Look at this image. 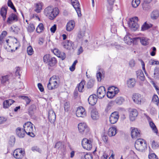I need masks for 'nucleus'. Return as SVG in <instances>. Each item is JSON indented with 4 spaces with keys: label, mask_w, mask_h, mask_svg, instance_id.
<instances>
[{
    "label": "nucleus",
    "mask_w": 159,
    "mask_h": 159,
    "mask_svg": "<svg viewBox=\"0 0 159 159\" xmlns=\"http://www.w3.org/2000/svg\"><path fill=\"white\" fill-rule=\"evenodd\" d=\"M43 6V4L41 2H39L34 4L35 9L34 10L37 13H39L41 12L42 9V7Z\"/></svg>",
    "instance_id": "18"
},
{
    "label": "nucleus",
    "mask_w": 159,
    "mask_h": 159,
    "mask_svg": "<svg viewBox=\"0 0 159 159\" xmlns=\"http://www.w3.org/2000/svg\"><path fill=\"white\" fill-rule=\"evenodd\" d=\"M52 57H51L49 54L45 55L43 57V59L44 62L48 63Z\"/></svg>",
    "instance_id": "44"
},
{
    "label": "nucleus",
    "mask_w": 159,
    "mask_h": 159,
    "mask_svg": "<svg viewBox=\"0 0 159 159\" xmlns=\"http://www.w3.org/2000/svg\"><path fill=\"white\" fill-rule=\"evenodd\" d=\"M44 27L42 23H40L36 29V31L37 33L41 32L44 30Z\"/></svg>",
    "instance_id": "39"
},
{
    "label": "nucleus",
    "mask_w": 159,
    "mask_h": 159,
    "mask_svg": "<svg viewBox=\"0 0 159 159\" xmlns=\"http://www.w3.org/2000/svg\"><path fill=\"white\" fill-rule=\"evenodd\" d=\"M148 63L151 65H159V61L154 59H151L149 61Z\"/></svg>",
    "instance_id": "45"
},
{
    "label": "nucleus",
    "mask_w": 159,
    "mask_h": 159,
    "mask_svg": "<svg viewBox=\"0 0 159 159\" xmlns=\"http://www.w3.org/2000/svg\"><path fill=\"white\" fill-rule=\"evenodd\" d=\"M75 5V6H77L76 7H75V6L73 4H72V6L76 10L78 16L79 17L81 16V12L80 9V5L79 2H78V4H76V3H75L74 4Z\"/></svg>",
    "instance_id": "31"
},
{
    "label": "nucleus",
    "mask_w": 159,
    "mask_h": 159,
    "mask_svg": "<svg viewBox=\"0 0 159 159\" xmlns=\"http://www.w3.org/2000/svg\"><path fill=\"white\" fill-rule=\"evenodd\" d=\"M152 148L153 149H156L159 147L158 144L154 140H152Z\"/></svg>",
    "instance_id": "49"
},
{
    "label": "nucleus",
    "mask_w": 159,
    "mask_h": 159,
    "mask_svg": "<svg viewBox=\"0 0 159 159\" xmlns=\"http://www.w3.org/2000/svg\"><path fill=\"white\" fill-rule=\"evenodd\" d=\"M138 18L135 17L130 19L129 22V27L133 30L135 31L139 27V25L138 23Z\"/></svg>",
    "instance_id": "6"
},
{
    "label": "nucleus",
    "mask_w": 159,
    "mask_h": 159,
    "mask_svg": "<svg viewBox=\"0 0 159 159\" xmlns=\"http://www.w3.org/2000/svg\"><path fill=\"white\" fill-rule=\"evenodd\" d=\"M102 139L105 143H107L108 138L107 135H103L102 136Z\"/></svg>",
    "instance_id": "64"
},
{
    "label": "nucleus",
    "mask_w": 159,
    "mask_h": 159,
    "mask_svg": "<svg viewBox=\"0 0 159 159\" xmlns=\"http://www.w3.org/2000/svg\"><path fill=\"white\" fill-rule=\"evenodd\" d=\"M124 101V99L121 97H118L116 100V103L119 105L121 104Z\"/></svg>",
    "instance_id": "47"
},
{
    "label": "nucleus",
    "mask_w": 159,
    "mask_h": 159,
    "mask_svg": "<svg viewBox=\"0 0 159 159\" xmlns=\"http://www.w3.org/2000/svg\"><path fill=\"white\" fill-rule=\"evenodd\" d=\"M119 116L117 112L112 113L111 115L109 120L111 124H114L116 123L119 118Z\"/></svg>",
    "instance_id": "9"
},
{
    "label": "nucleus",
    "mask_w": 159,
    "mask_h": 159,
    "mask_svg": "<svg viewBox=\"0 0 159 159\" xmlns=\"http://www.w3.org/2000/svg\"><path fill=\"white\" fill-rule=\"evenodd\" d=\"M135 147L137 150L143 152L147 148V144L145 140L142 139H139L135 141Z\"/></svg>",
    "instance_id": "3"
},
{
    "label": "nucleus",
    "mask_w": 159,
    "mask_h": 159,
    "mask_svg": "<svg viewBox=\"0 0 159 159\" xmlns=\"http://www.w3.org/2000/svg\"><path fill=\"white\" fill-rule=\"evenodd\" d=\"M33 125L30 122H27L23 125L25 133L30 136L33 137L35 136L33 132Z\"/></svg>",
    "instance_id": "4"
},
{
    "label": "nucleus",
    "mask_w": 159,
    "mask_h": 159,
    "mask_svg": "<svg viewBox=\"0 0 159 159\" xmlns=\"http://www.w3.org/2000/svg\"><path fill=\"white\" fill-rule=\"evenodd\" d=\"M27 52L29 55H31L34 52L33 49L31 46H29L27 48Z\"/></svg>",
    "instance_id": "51"
},
{
    "label": "nucleus",
    "mask_w": 159,
    "mask_h": 159,
    "mask_svg": "<svg viewBox=\"0 0 159 159\" xmlns=\"http://www.w3.org/2000/svg\"><path fill=\"white\" fill-rule=\"evenodd\" d=\"M152 77L155 79H159V67L156 66L154 70V73L152 74Z\"/></svg>",
    "instance_id": "27"
},
{
    "label": "nucleus",
    "mask_w": 159,
    "mask_h": 159,
    "mask_svg": "<svg viewBox=\"0 0 159 159\" xmlns=\"http://www.w3.org/2000/svg\"><path fill=\"white\" fill-rule=\"evenodd\" d=\"M85 32L84 29L80 30L78 34V37L79 39H81L84 36Z\"/></svg>",
    "instance_id": "43"
},
{
    "label": "nucleus",
    "mask_w": 159,
    "mask_h": 159,
    "mask_svg": "<svg viewBox=\"0 0 159 159\" xmlns=\"http://www.w3.org/2000/svg\"><path fill=\"white\" fill-rule=\"evenodd\" d=\"M159 16V12L157 11H155L152 12L151 15V17L153 19H157Z\"/></svg>",
    "instance_id": "36"
},
{
    "label": "nucleus",
    "mask_w": 159,
    "mask_h": 159,
    "mask_svg": "<svg viewBox=\"0 0 159 159\" xmlns=\"http://www.w3.org/2000/svg\"><path fill=\"white\" fill-rule=\"evenodd\" d=\"M78 128L79 132L82 133L84 132L87 131L88 130L87 126L84 123H79L78 125Z\"/></svg>",
    "instance_id": "17"
},
{
    "label": "nucleus",
    "mask_w": 159,
    "mask_h": 159,
    "mask_svg": "<svg viewBox=\"0 0 159 159\" xmlns=\"http://www.w3.org/2000/svg\"><path fill=\"white\" fill-rule=\"evenodd\" d=\"M25 155V152L21 148L16 149L13 152V155L16 158H22Z\"/></svg>",
    "instance_id": "7"
},
{
    "label": "nucleus",
    "mask_w": 159,
    "mask_h": 159,
    "mask_svg": "<svg viewBox=\"0 0 159 159\" xmlns=\"http://www.w3.org/2000/svg\"><path fill=\"white\" fill-rule=\"evenodd\" d=\"M59 10L57 8H54L52 6H49L45 8L43 11L45 16L50 20H53L58 15Z\"/></svg>",
    "instance_id": "1"
},
{
    "label": "nucleus",
    "mask_w": 159,
    "mask_h": 159,
    "mask_svg": "<svg viewBox=\"0 0 159 159\" xmlns=\"http://www.w3.org/2000/svg\"><path fill=\"white\" fill-rule=\"evenodd\" d=\"M140 2V0H133L132 5L133 7H137L139 5Z\"/></svg>",
    "instance_id": "42"
},
{
    "label": "nucleus",
    "mask_w": 159,
    "mask_h": 159,
    "mask_svg": "<svg viewBox=\"0 0 159 159\" xmlns=\"http://www.w3.org/2000/svg\"><path fill=\"white\" fill-rule=\"evenodd\" d=\"M93 140L92 139L84 138L82 140L81 143L83 148L88 150H90L92 147Z\"/></svg>",
    "instance_id": "5"
},
{
    "label": "nucleus",
    "mask_w": 159,
    "mask_h": 159,
    "mask_svg": "<svg viewBox=\"0 0 159 159\" xmlns=\"http://www.w3.org/2000/svg\"><path fill=\"white\" fill-rule=\"evenodd\" d=\"M152 102L153 103L156 105L157 106H158L159 99L158 96L157 95L154 94L153 95L152 97Z\"/></svg>",
    "instance_id": "34"
},
{
    "label": "nucleus",
    "mask_w": 159,
    "mask_h": 159,
    "mask_svg": "<svg viewBox=\"0 0 159 159\" xmlns=\"http://www.w3.org/2000/svg\"><path fill=\"white\" fill-rule=\"evenodd\" d=\"M20 67H16V71L15 74L16 76H20Z\"/></svg>",
    "instance_id": "61"
},
{
    "label": "nucleus",
    "mask_w": 159,
    "mask_h": 159,
    "mask_svg": "<svg viewBox=\"0 0 159 159\" xmlns=\"http://www.w3.org/2000/svg\"><path fill=\"white\" fill-rule=\"evenodd\" d=\"M57 29V26L56 25H54L52 26L50 28L51 31L52 33H55Z\"/></svg>",
    "instance_id": "63"
},
{
    "label": "nucleus",
    "mask_w": 159,
    "mask_h": 159,
    "mask_svg": "<svg viewBox=\"0 0 159 159\" xmlns=\"http://www.w3.org/2000/svg\"><path fill=\"white\" fill-rule=\"evenodd\" d=\"M32 150L33 151H36L39 152H41V150L37 147H32Z\"/></svg>",
    "instance_id": "60"
},
{
    "label": "nucleus",
    "mask_w": 159,
    "mask_h": 159,
    "mask_svg": "<svg viewBox=\"0 0 159 159\" xmlns=\"http://www.w3.org/2000/svg\"><path fill=\"white\" fill-rule=\"evenodd\" d=\"M95 81L93 80H90L87 83V87L88 88H92L94 84Z\"/></svg>",
    "instance_id": "46"
},
{
    "label": "nucleus",
    "mask_w": 159,
    "mask_h": 159,
    "mask_svg": "<svg viewBox=\"0 0 159 159\" xmlns=\"http://www.w3.org/2000/svg\"><path fill=\"white\" fill-rule=\"evenodd\" d=\"M102 77L103 75L101 72H99L97 73V78L98 81H100L101 80Z\"/></svg>",
    "instance_id": "54"
},
{
    "label": "nucleus",
    "mask_w": 159,
    "mask_h": 159,
    "mask_svg": "<svg viewBox=\"0 0 159 159\" xmlns=\"http://www.w3.org/2000/svg\"><path fill=\"white\" fill-rule=\"evenodd\" d=\"M89 103L91 105H94L97 101V96L96 95H90L88 99Z\"/></svg>",
    "instance_id": "16"
},
{
    "label": "nucleus",
    "mask_w": 159,
    "mask_h": 159,
    "mask_svg": "<svg viewBox=\"0 0 159 159\" xmlns=\"http://www.w3.org/2000/svg\"><path fill=\"white\" fill-rule=\"evenodd\" d=\"M129 65L130 67H134L135 65V61L133 59L130 60L129 62Z\"/></svg>",
    "instance_id": "58"
},
{
    "label": "nucleus",
    "mask_w": 159,
    "mask_h": 159,
    "mask_svg": "<svg viewBox=\"0 0 159 159\" xmlns=\"http://www.w3.org/2000/svg\"><path fill=\"white\" fill-rule=\"evenodd\" d=\"M135 81L134 79L131 78L127 81V85L129 88H132L134 87L135 84Z\"/></svg>",
    "instance_id": "33"
},
{
    "label": "nucleus",
    "mask_w": 159,
    "mask_h": 159,
    "mask_svg": "<svg viewBox=\"0 0 159 159\" xmlns=\"http://www.w3.org/2000/svg\"><path fill=\"white\" fill-rule=\"evenodd\" d=\"M149 159H158L156 155L154 153H152L148 155Z\"/></svg>",
    "instance_id": "59"
},
{
    "label": "nucleus",
    "mask_w": 159,
    "mask_h": 159,
    "mask_svg": "<svg viewBox=\"0 0 159 159\" xmlns=\"http://www.w3.org/2000/svg\"><path fill=\"white\" fill-rule=\"evenodd\" d=\"M14 102V101L12 99L6 100L3 102V107L4 108H7Z\"/></svg>",
    "instance_id": "26"
},
{
    "label": "nucleus",
    "mask_w": 159,
    "mask_h": 159,
    "mask_svg": "<svg viewBox=\"0 0 159 159\" xmlns=\"http://www.w3.org/2000/svg\"><path fill=\"white\" fill-rule=\"evenodd\" d=\"M117 129L115 127L110 128L108 130V134L110 137L115 136L116 134Z\"/></svg>",
    "instance_id": "24"
},
{
    "label": "nucleus",
    "mask_w": 159,
    "mask_h": 159,
    "mask_svg": "<svg viewBox=\"0 0 159 159\" xmlns=\"http://www.w3.org/2000/svg\"><path fill=\"white\" fill-rule=\"evenodd\" d=\"M140 131L136 128H134L131 131V136L133 138L136 139L137 137H139Z\"/></svg>",
    "instance_id": "19"
},
{
    "label": "nucleus",
    "mask_w": 159,
    "mask_h": 159,
    "mask_svg": "<svg viewBox=\"0 0 159 159\" xmlns=\"http://www.w3.org/2000/svg\"><path fill=\"white\" fill-rule=\"evenodd\" d=\"M75 26V22L73 20H70L67 23L66 30L68 31H71L74 29Z\"/></svg>",
    "instance_id": "14"
},
{
    "label": "nucleus",
    "mask_w": 159,
    "mask_h": 159,
    "mask_svg": "<svg viewBox=\"0 0 159 159\" xmlns=\"http://www.w3.org/2000/svg\"><path fill=\"white\" fill-rule=\"evenodd\" d=\"M140 37H136L132 38V40L133 41H132V43L136 44L137 41L139 40H140Z\"/></svg>",
    "instance_id": "62"
},
{
    "label": "nucleus",
    "mask_w": 159,
    "mask_h": 159,
    "mask_svg": "<svg viewBox=\"0 0 159 159\" xmlns=\"http://www.w3.org/2000/svg\"><path fill=\"white\" fill-rule=\"evenodd\" d=\"M85 83V81L84 80H82L79 84L78 86V88L79 92H82L83 91Z\"/></svg>",
    "instance_id": "32"
},
{
    "label": "nucleus",
    "mask_w": 159,
    "mask_h": 159,
    "mask_svg": "<svg viewBox=\"0 0 159 159\" xmlns=\"http://www.w3.org/2000/svg\"><path fill=\"white\" fill-rule=\"evenodd\" d=\"M112 103H109L108 104L107 107H106L105 111L107 112H108L111 108Z\"/></svg>",
    "instance_id": "56"
},
{
    "label": "nucleus",
    "mask_w": 159,
    "mask_h": 159,
    "mask_svg": "<svg viewBox=\"0 0 159 159\" xmlns=\"http://www.w3.org/2000/svg\"><path fill=\"white\" fill-rule=\"evenodd\" d=\"M21 98L24 100L26 102V105H28L31 101V100L28 97L26 96H21Z\"/></svg>",
    "instance_id": "48"
},
{
    "label": "nucleus",
    "mask_w": 159,
    "mask_h": 159,
    "mask_svg": "<svg viewBox=\"0 0 159 159\" xmlns=\"http://www.w3.org/2000/svg\"><path fill=\"white\" fill-rule=\"evenodd\" d=\"M18 20L17 15L12 13L9 15L7 20V23L9 24H11L14 22L17 21Z\"/></svg>",
    "instance_id": "11"
},
{
    "label": "nucleus",
    "mask_w": 159,
    "mask_h": 159,
    "mask_svg": "<svg viewBox=\"0 0 159 159\" xmlns=\"http://www.w3.org/2000/svg\"><path fill=\"white\" fill-rule=\"evenodd\" d=\"M53 53L57 57L61 58L62 60H64L66 57L65 53L63 52H61L57 49H54L53 50Z\"/></svg>",
    "instance_id": "13"
},
{
    "label": "nucleus",
    "mask_w": 159,
    "mask_h": 159,
    "mask_svg": "<svg viewBox=\"0 0 159 159\" xmlns=\"http://www.w3.org/2000/svg\"><path fill=\"white\" fill-rule=\"evenodd\" d=\"M17 40L16 39H14L13 40V42H13V44H11V45H10L9 47H15L16 49H17V47L16 46V44H18V43L17 42Z\"/></svg>",
    "instance_id": "55"
},
{
    "label": "nucleus",
    "mask_w": 159,
    "mask_h": 159,
    "mask_svg": "<svg viewBox=\"0 0 159 159\" xmlns=\"http://www.w3.org/2000/svg\"><path fill=\"white\" fill-rule=\"evenodd\" d=\"M59 84V80L58 77L56 76H53L49 79L47 87L49 90L55 89L58 87Z\"/></svg>",
    "instance_id": "2"
},
{
    "label": "nucleus",
    "mask_w": 159,
    "mask_h": 159,
    "mask_svg": "<svg viewBox=\"0 0 159 159\" xmlns=\"http://www.w3.org/2000/svg\"><path fill=\"white\" fill-rule=\"evenodd\" d=\"M137 77L138 79L141 81H143L145 79V76L141 70H139L136 71Z\"/></svg>",
    "instance_id": "23"
},
{
    "label": "nucleus",
    "mask_w": 159,
    "mask_h": 159,
    "mask_svg": "<svg viewBox=\"0 0 159 159\" xmlns=\"http://www.w3.org/2000/svg\"><path fill=\"white\" fill-rule=\"evenodd\" d=\"M56 63L57 60L56 58L54 57H52L48 64L50 66H53L55 65Z\"/></svg>",
    "instance_id": "37"
},
{
    "label": "nucleus",
    "mask_w": 159,
    "mask_h": 159,
    "mask_svg": "<svg viewBox=\"0 0 159 159\" xmlns=\"http://www.w3.org/2000/svg\"><path fill=\"white\" fill-rule=\"evenodd\" d=\"M91 117L93 120H97L99 117L98 112L95 109H93L91 112Z\"/></svg>",
    "instance_id": "30"
},
{
    "label": "nucleus",
    "mask_w": 159,
    "mask_h": 159,
    "mask_svg": "<svg viewBox=\"0 0 159 159\" xmlns=\"http://www.w3.org/2000/svg\"><path fill=\"white\" fill-rule=\"evenodd\" d=\"M152 26V25H149L146 23H145L141 27V30L143 31L146 30Z\"/></svg>",
    "instance_id": "41"
},
{
    "label": "nucleus",
    "mask_w": 159,
    "mask_h": 159,
    "mask_svg": "<svg viewBox=\"0 0 159 159\" xmlns=\"http://www.w3.org/2000/svg\"><path fill=\"white\" fill-rule=\"evenodd\" d=\"M73 43L71 41L69 40L65 41L63 43V45L64 48L70 50L73 46Z\"/></svg>",
    "instance_id": "21"
},
{
    "label": "nucleus",
    "mask_w": 159,
    "mask_h": 159,
    "mask_svg": "<svg viewBox=\"0 0 159 159\" xmlns=\"http://www.w3.org/2000/svg\"><path fill=\"white\" fill-rule=\"evenodd\" d=\"M149 125L150 127L152 129L154 132L156 134H157L158 133V130L154 123L152 121H150Z\"/></svg>",
    "instance_id": "38"
},
{
    "label": "nucleus",
    "mask_w": 159,
    "mask_h": 159,
    "mask_svg": "<svg viewBox=\"0 0 159 159\" xmlns=\"http://www.w3.org/2000/svg\"><path fill=\"white\" fill-rule=\"evenodd\" d=\"M54 148H55L58 149L61 151H62V149L64 150L65 148V147L64 146V145L60 142H57L55 144Z\"/></svg>",
    "instance_id": "28"
},
{
    "label": "nucleus",
    "mask_w": 159,
    "mask_h": 159,
    "mask_svg": "<svg viewBox=\"0 0 159 159\" xmlns=\"http://www.w3.org/2000/svg\"><path fill=\"white\" fill-rule=\"evenodd\" d=\"M92 155L91 154L86 153L84 156V157L82 159H92Z\"/></svg>",
    "instance_id": "57"
},
{
    "label": "nucleus",
    "mask_w": 159,
    "mask_h": 159,
    "mask_svg": "<svg viewBox=\"0 0 159 159\" xmlns=\"http://www.w3.org/2000/svg\"><path fill=\"white\" fill-rule=\"evenodd\" d=\"M107 97L109 98H113L115 95V93L112 91H108L107 93Z\"/></svg>",
    "instance_id": "53"
},
{
    "label": "nucleus",
    "mask_w": 159,
    "mask_h": 159,
    "mask_svg": "<svg viewBox=\"0 0 159 159\" xmlns=\"http://www.w3.org/2000/svg\"><path fill=\"white\" fill-rule=\"evenodd\" d=\"M7 7H2L0 11V15L2 17L3 20H5L6 18V15L7 13Z\"/></svg>",
    "instance_id": "29"
},
{
    "label": "nucleus",
    "mask_w": 159,
    "mask_h": 159,
    "mask_svg": "<svg viewBox=\"0 0 159 159\" xmlns=\"http://www.w3.org/2000/svg\"><path fill=\"white\" fill-rule=\"evenodd\" d=\"M56 118V115L52 110H50L48 112V119L50 122H54Z\"/></svg>",
    "instance_id": "20"
},
{
    "label": "nucleus",
    "mask_w": 159,
    "mask_h": 159,
    "mask_svg": "<svg viewBox=\"0 0 159 159\" xmlns=\"http://www.w3.org/2000/svg\"><path fill=\"white\" fill-rule=\"evenodd\" d=\"M138 115V112L135 109H132L130 112L129 118L131 121H134Z\"/></svg>",
    "instance_id": "15"
},
{
    "label": "nucleus",
    "mask_w": 159,
    "mask_h": 159,
    "mask_svg": "<svg viewBox=\"0 0 159 159\" xmlns=\"http://www.w3.org/2000/svg\"><path fill=\"white\" fill-rule=\"evenodd\" d=\"M76 114L78 117H84L86 115V112L84 108L83 107L80 106L77 108Z\"/></svg>",
    "instance_id": "8"
},
{
    "label": "nucleus",
    "mask_w": 159,
    "mask_h": 159,
    "mask_svg": "<svg viewBox=\"0 0 159 159\" xmlns=\"http://www.w3.org/2000/svg\"><path fill=\"white\" fill-rule=\"evenodd\" d=\"M124 40L125 43L128 45L131 44L132 41H133L129 34H127L125 36L124 38Z\"/></svg>",
    "instance_id": "25"
},
{
    "label": "nucleus",
    "mask_w": 159,
    "mask_h": 159,
    "mask_svg": "<svg viewBox=\"0 0 159 159\" xmlns=\"http://www.w3.org/2000/svg\"><path fill=\"white\" fill-rule=\"evenodd\" d=\"M35 29V27L33 24H30L27 28V30L30 33H31L34 31Z\"/></svg>",
    "instance_id": "40"
},
{
    "label": "nucleus",
    "mask_w": 159,
    "mask_h": 159,
    "mask_svg": "<svg viewBox=\"0 0 159 159\" xmlns=\"http://www.w3.org/2000/svg\"><path fill=\"white\" fill-rule=\"evenodd\" d=\"M70 103L69 102H66L64 104V108L65 111H68L70 109Z\"/></svg>",
    "instance_id": "52"
},
{
    "label": "nucleus",
    "mask_w": 159,
    "mask_h": 159,
    "mask_svg": "<svg viewBox=\"0 0 159 159\" xmlns=\"http://www.w3.org/2000/svg\"><path fill=\"white\" fill-rule=\"evenodd\" d=\"M132 99L134 103L138 104H141L142 99L140 94L134 93L132 96Z\"/></svg>",
    "instance_id": "10"
},
{
    "label": "nucleus",
    "mask_w": 159,
    "mask_h": 159,
    "mask_svg": "<svg viewBox=\"0 0 159 159\" xmlns=\"http://www.w3.org/2000/svg\"><path fill=\"white\" fill-rule=\"evenodd\" d=\"M1 80L2 84H4L8 80V76L5 75L2 76Z\"/></svg>",
    "instance_id": "50"
},
{
    "label": "nucleus",
    "mask_w": 159,
    "mask_h": 159,
    "mask_svg": "<svg viewBox=\"0 0 159 159\" xmlns=\"http://www.w3.org/2000/svg\"><path fill=\"white\" fill-rule=\"evenodd\" d=\"M106 93V89L103 86L100 87L97 91V95L99 98H102L105 96Z\"/></svg>",
    "instance_id": "12"
},
{
    "label": "nucleus",
    "mask_w": 159,
    "mask_h": 159,
    "mask_svg": "<svg viewBox=\"0 0 159 159\" xmlns=\"http://www.w3.org/2000/svg\"><path fill=\"white\" fill-rule=\"evenodd\" d=\"M16 134L17 136L20 138H23L24 137L25 132L24 130L21 129L20 128L18 127L16 130Z\"/></svg>",
    "instance_id": "22"
},
{
    "label": "nucleus",
    "mask_w": 159,
    "mask_h": 159,
    "mask_svg": "<svg viewBox=\"0 0 159 159\" xmlns=\"http://www.w3.org/2000/svg\"><path fill=\"white\" fill-rule=\"evenodd\" d=\"M140 41L141 43L143 45L146 46L149 43L148 39L144 37H140Z\"/></svg>",
    "instance_id": "35"
}]
</instances>
